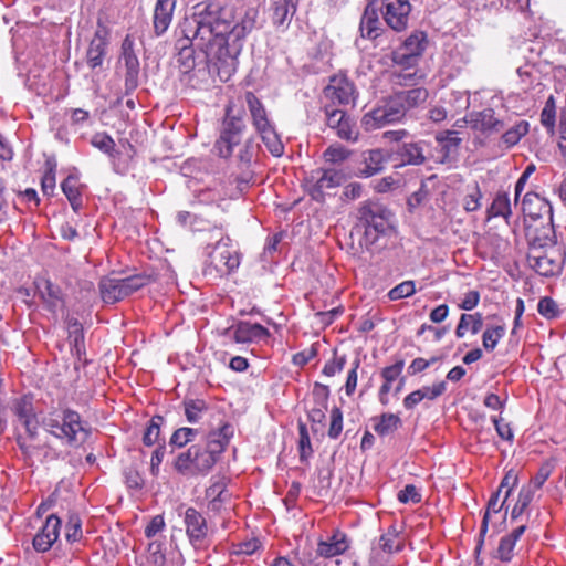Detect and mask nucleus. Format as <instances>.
<instances>
[{
	"label": "nucleus",
	"mask_w": 566,
	"mask_h": 566,
	"mask_svg": "<svg viewBox=\"0 0 566 566\" xmlns=\"http://www.w3.org/2000/svg\"><path fill=\"white\" fill-rule=\"evenodd\" d=\"M230 24L224 19L220 6L200 2L193 7L175 31L177 61L186 70L195 65L196 51L202 53L209 64L218 66L230 59L228 33Z\"/></svg>",
	"instance_id": "1"
},
{
	"label": "nucleus",
	"mask_w": 566,
	"mask_h": 566,
	"mask_svg": "<svg viewBox=\"0 0 566 566\" xmlns=\"http://www.w3.org/2000/svg\"><path fill=\"white\" fill-rule=\"evenodd\" d=\"M44 429L59 439L69 443H81L87 437V431L76 411L66 409L52 412L43 419Z\"/></svg>",
	"instance_id": "2"
},
{
	"label": "nucleus",
	"mask_w": 566,
	"mask_h": 566,
	"mask_svg": "<svg viewBox=\"0 0 566 566\" xmlns=\"http://www.w3.org/2000/svg\"><path fill=\"white\" fill-rule=\"evenodd\" d=\"M358 214L365 227L364 239L366 244H374L380 235H385L392 228L391 212L377 202L363 203Z\"/></svg>",
	"instance_id": "3"
},
{
	"label": "nucleus",
	"mask_w": 566,
	"mask_h": 566,
	"mask_svg": "<svg viewBox=\"0 0 566 566\" xmlns=\"http://www.w3.org/2000/svg\"><path fill=\"white\" fill-rule=\"evenodd\" d=\"M407 111L397 93L392 94L382 105L367 112L361 118V125L367 132L400 122Z\"/></svg>",
	"instance_id": "4"
},
{
	"label": "nucleus",
	"mask_w": 566,
	"mask_h": 566,
	"mask_svg": "<svg viewBox=\"0 0 566 566\" xmlns=\"http://www.w3.org/2000/svg\"><path fill=\"white\" fill-rule=\"evenodd\" d=\"M211 239H217V242L208 252L210 264L222 275L231 273L240 264L238 251L230 247L231 239L224 235L222 227L212 231Z\"/></svg>",
	"instance_id": "5"
},
{
	"label": "nucleus",
	"mask_w": 566,
	"mask_h": 566,
	"mask_svg": "<svg viewBox=\"0 0 566 566\" xmlns=\"http://www.w3.org/2000/svg\"><path fill=\"white\" fill-rule=\"evenodd\" d=\"M213 465L212 455L206 453L200 444H193L187 451L179 453L174 463V468L182 474L203 473Z\"/></svg>",
	"instance_id": "6"
},
{
	"label": "nucleus",
	"mask_w": 566,
	"mask_h": 566,
	"mask_svg": "<svg viewBox=\"0 0 566 566\" xmlns=\"http://www.w3.org/2000/svg\"><path fill=\"white\" fill-rule=\"evenodd\" d=\"M527 263L537 274L545 277L556 276L563 269V259L556 248L527 254Z\"/></svg>",
	"instance_id": "7"
},
{
	"label": "nucleus",
	"mask_w": 566,
	"mask_h": 566,
	"mask_svg": "<svg viewBox=\"0 0 566 566\" xmlns=\"http://www.w3.org/2000/svg\"><path fill=\"white\" fill-rule=\"evenodd\" d=\"M186 535L195 548L203 546L210 528L206 517L193 507H188L184 514Z\"/></svg>",
	"instance_id": "8"
},
{
	"label": "nucleus",
	"mask_w": 566,
	"mask_h": 566,
	"mask_svg": "<svg viewBox=\"0 0 566 566\" xmlns=\"http://www.w3.org/2000/svg\"><path fill=\"white\" fill-rule=\"evenodd\" d=\"M382 17L392 30L400 32L408 27L411 4L409 0H384Z\"/></svg>",
	"instance_id": "9"
},
{
	"label": "nucleus",
	"mask_w": 566,
	"mask_h": 566,
	"mask_svg": "<svg viewBox=\"0 0 566 566\" xmlns=\"http://www.w3.org/2000/svg\"><path fill=\"white\" fill-rule=\"evenodd\" d=\"M310 195L316 201H323L326 190L337 188L343 182V175L334 169H318L311 174L308 178Z\"/></svg>",
	"instance_id": "10"
},
{
	"label": "nucleus",
	"mask_w": 566,
	"mask_h": 566,
	"mask_svg": "<svg viewBox=\"0 0 566 566\" xmlns=\"http://www.w3.org/2000/svg\"><path fill=\"white\" fill-rule=\"evenodd\" d=\"M324 96L334 104L346 105L355 101V86L345 76H333L324 88Z\"/></svg>",
	"instance_id": "11"
},
{
	"label": "nucleus",
	"mask_w": 566,
	"mask_h": 566,
	"mask_svg": "<svg viewBox=\"0 0 566 566\" xmlns=\"http://www.w3.org/2000/svg\"><path fill=\"white\" fill-rule=\"evenodd\" d=\"M61 528V520L51 514L46 517L44 525L33 537V547L36 552H48L57 541Z\"/></svg>",
	"instance_id": "12"
},
{
	"label": "nucleus",
	"mask_w": 566,
	"mask_h": 566,
	"mask_svg": "<svg viewBox=\"0 0 566 566\" xmlns=\"http://www.w3.org/2000/svg\"><path fill=\"white\" fill-rule=\"evenodd\" d=\"M35 295L44 303L48 311L56 313L63 304V295L61 289L45 277H38L34 281Z\"/></svg>",
	"instance_id": "13"
},
{
	"label": "nucleus",
	"mask_w": 566,
	"mask_h": 566,
	"mask_svg": "<svg viewBox=\"0 0 566 566\" xmlns=\"http://www.w3.org/2000/svg\"><path fill=\"white\" fill-rule=\"evenodd\" d=\"M228 333H232L234 342L239 344L260 342L270 336L264 326L250 322H238L228 329Z\"/></svg>",
	"instance_id": "14"
},
{
	"label": "nucleus",
	"mask_w": 566,
	"mask_h": 566,
	"mask_svg": "<svg viewBox=\"0 0 566 566\" xmlns=\"http://www.w3.org/2000/svg\"><path fill=\"white\" fill-rule=\"evenodd\" d=\"M176 0H157L154 9V32L157 36L163 35L169 28Z\"/></svg>",
	"instance_id": "15"
},
{
	"label": "nucleus",
	"mask_w": 566,
	"mask_h": 566,
	"mask_svg": "<svg viewBox=\"0 0 566 566\" xmlns=\"http://www.w3.org/2000/svg\"><path fill=\"white\" fill-rule=\"evenodd\" d=\"M427 148L428 143L424 140L403 143L397 154L403 165L420 166L427 161Z\"/></svg>",
	"instance_id": "16"
},
{
	"label": "nucleus",
	"mask_w": 566,
	"mask_h": 566,
	"mask_svg": "<svg viewBox=\"0 0 566 566\" xmlns=\"http://www.w3.org/2000/svg\"><path fill=\"white\" fill-rule=\"evenodd\" d=\"M389 159V154L380 148L370 149L363 154L364 167L359 169L360 177H371L379 174Z\"/></svg>",
	"instance_id": "17"
},
{
	"label": "nucleus",
	"mask_w": 566,
	"mask_h": 566,
	"mask_svg": "<svg viewBox=\"0 0 566 566\" xmlns=\"http://www.w3.org/2000/svg\"><path fill=\"white\" fill-rule=\"evenodd\" d=\"M244 98L255 130L261 132L272 126L263 103L252 92H247Z\"/></svg>",
	"instance_id": "18"
},
{
	"label": "nucleus",
	"mask_w": 566,
	"mask_h": 566,
	"mask_svg": "<svg viewBox=\"0 0 566 566\" xmlns=\"http://www.w3.org/2000/svg\"><path fill=\"white\" fill-rule=\"evenodd\" d=\"M245 125L241 112H235L233 103H229L226 108V117L223 119L221 135L240 143L241 133Z\"/></svg>",
	"instance_id": "19"
},
{
	"label": "nucleus",
	"mask_w": 566,
	"mask_h": 566,
	"mask_svg": "<svg viewBox=\"0 0 566 566\" xmlns=\"http://www.w3.org/2000/svg\"><path fill=\"white\" fill-rule=\"evenodd\" d=\"M232 433V427L227 423L223 424L219 429V431H213L208 436L207 442L202 447L206 453L212 455L214 463L217 462L219 454L224 450L226 446L228 444Z\"/></svg>",
	"instance_id": "20"
},
{
	"label": "nucleus",
	"mask_w": 566,
	"mask_h": 566,
	"mask_svg": "<svg viewBox=\"0 0 566 566\" xmlns=\"http://www.w3.org/2000/svg\"><path fill=\"white\" fill-rule=\"evenodd\" d=\"M297 0H270L273 24L285 29L296 11Z\"/></svg>",
	"instance_id": "21"
},
{
	"label": "nucleus",
	"mask_w": 566,
	"mask_h": 566,
	"mask_svg": "<svg viewBox=\"0 0 566 566\" xmlns=\"http://www.w3.org/2000/svg\"><path fill=\"white\" fill-rule=\"evenodd\" d=\"M349 545L344 533L336 531L326 541H321L317 545L318 555L329 558L345 553Z\"/></svg>",
	"instance_id": "22"
},
{
	"label": "nucleus",
	"mask_w": 566,
	"mask_h": 566,
	"mask_svg": "<svg viewBox=\"0 0 566 566\" xmlns=\"http://www.w3.org/2000/svg\"><path fill=\"white\" fill-rule=\"evenodd\" d=\"M470 123L473 128L483 133H496L504 127L503 122L495 117V113L492 108H485L472 114Z\"/></svg>",
	"instance_id": "23"
},
{
	"label": "nucleus",
	"mask_w": 566,
	"mask_h": 566,
	"mask_svg": "<svg viewBox=\"0 0 566 566\" xmlns=\"http://www.w3.org/2000/svg\"><path fill=\"white\" fill-rule=\"evenodd\" d=\"M107 44L108 41L106 38V33L103 31H96L94 38L90 43L86 54L87 64L91 69L102 66L104 57L106 55Z\"/></svg>",
	"instance_id": "24"
},
{
	"label": "nucleus",
	"mask_w": 566,
	"mask_h": 566,
	"mask_svg": "<svg viewBox=\"0 0 566 566\" xmlns=\"http://www.w3.org/2000/svg\"><path fill=\"white\" fill-rule=\"evenodd\" d=\"M522 210L533 219L541 218L544 213L552 214L553 208L549 201L535 192H527L522 200Z\"/></svg>",
	"instance_id": "25"
},
{
	"label": "nucleus",
	"mask_w": 566,
	"mask_h": 566,
	"mask_svg": "<svg viewBox=\"0 0 566 566\" xmlns=\"http://www.w3.org/2000/svg\"><path fill=\"white\" fill-rule=\"evenodd\" d=\"M221 12L224 17V19L230 24V32L229 34H233L237 39L244 38L249 32H251L255 25H256V19L259 15V11L255 8H248L244 12V15L241 18L240 22H238L235 25H232V23L228 20V12L221 9Z\"/></svg>",
	"instance_id": "26"
},
{
	"label": "nucleus",
	"mask_w": 566,
	"mask_h": 566,
	"mask_svg": "<svg viewBox=\"0 0 566 566\" xmlns=\"http://www.w3.org/2000/svg\"><path fill=\"white\" fill-rule=\"evenodd\" d=\"M380 20L378 15V10L373 6L368 4L364 11L360 21V30L363 35H366L370 39H375L379 35L378 31L380 30Z\"/></svg>",
	"instance_id": "27"
},
{
	"label": "nucleus",
	"mask_w": 566,
	"mask_h": 566,
	"mask_svg": "<svg viewBox=\"0 0 566 566\" xmlns=\"http://www.w3.org/2000/svg\"><path fill=\"white\" fill-rule=\"evenodd\" d=\"M401 427V419L395 413H382L374 419V430L380 437L392 434Z\"/></svg>",
	"instance_id": "28"
},
{
	"label": "nucleus",
	"mask_w": 566,
	"mask_h": 566,
	"mask_svg": "<svg viewBox=\"0 0 566 566\" xmlns=\"http://www.w3.org/2000/svg\"><path fill=\"white\" fill-rule=\"evenodd\" d=\"M400 101L402 102L406 111L412 109L420 104L424 103L429 97V92L424 87H416L407 91L397 92Z\"/></svg>",
	"instance_id": "29"
},
{
	"label": "nucleus",
	"mask_w": 566,
	"mask_h": 566,
	"mask_svg": "<svg viewBox=\"0 0 566 566\" xmlns=\"http://www.w3.org/2000/svg\"><path fill=\"white\" fill-rule=\"evenodd\" d=\"M427 45V34L422 31H415L405 40L400 49L408 53H412V55L419 59L426 51Z\"/></svg>",
	"instance_id": "30"
},
{
	"label": "nucleus",
	"mask_w": 566,
	"mask_h": 566,
	"mask_svg": "<svg viewBox=\"0 0 566 566\" xmlns=\"http://www.w3.org/2000/svg\"><path fill=\"white\" fill-rule=\"evenodd\" d=\"M511 216L512 208L509 195L506 192L496 193L492 205L488 209V219L503 217L506 221H509Z\"/></svg>",
	"instance_id": "31"
},
{
	"label": "nucleus",
	"mask_w": 566,
	"mask_h": 566,
	"mask_svg": "<svg viewBox=\"0 0 566 566\" xmlns=\"http://www.w3.org/2000/svg\"><path fill=\"white\" fill-rule=\"evenodd\" d=\"M101 296L105 303L114 304L123 300L118 277H104L99 282Z\"/></svg>",
	"instance_id": "32"
},
{
	"label": "nucleus",
	"mask_w": 566,
	"mask_h": 566,
	"mask_svg": "<svg viewBox=\"0 0 566 566\" xmlns=\"http://www.w3.org/2000/svg\"><path fill=\"white\" fill-rule=\"evenodd\" d=\"M482 325L483 317L481 313L462 314L455 328V335L458 338H462L468 329H470L472 334H476L482 328Z\"/></svg>",
	"instance_id": "33"
},
{
	"label": "nucleus",
	"mask_w": 566,
	"mask_h": 566,
	"mask_svg": "<svg viewBox=\"0 0 566 566\" xmlns=\"http://www.w3.org/2000/svg\"><path fill=\"white\" fill-rule=\"evenodd\" d=\"M258 134L261 136L264 145L266 146L268 150L275 157H280L284 153V146L281 142L274 126H270L261 132H258Z\"/></svg>",
	"instance_id": "34"
},
{
	"label": "nucleus",
	"mask_w": 566,
	"mask_h": 566,
	"mask_svg": "<svg viewBox=\"0 0 566 566\" xmlns=\"http://www.w3.org/2000/svg\"><path fill=\"white\" fill-rule=\"evenodd\" d=\"M163 422L164 418L161 416H154L150 419L143 434V443L146 447H153L155 444L159 446V443H164V441L160 440V426Z\"/></svg>",
	"instance_id": "35"
},
{
	"label": "nucleus",
	"mask_w": 566,
	"mask_h": 566,
	"mask_svg": "<svg viewBox=\"0 0 566 566\" xmlns=\"http://www.w3.org/2000/svg\"><path fill=\"white\" fill-rule=\"evenodd\" d=\"M500 496H501L500 492H495L489 500L488 509H486V512L483 516L482 524H481L480 539H479V544L476 546V552H479L481 549V546L483 543V537L488 532L490 513L491 512H493V513L500 512L502 510L503 505L505 504V503H503V501L500 503Z\"/></svg>",
	"instance_id": "36"
},
{
	"label": "nucleus",
	"mask_w": 566,
	"mask_h": 566,
	"mask_svg": "<svg viewBox=\"0 0 566 566\" xmlns=\"http://www.w3.org/2000/svg\"><path fill=\"white\" fill-rule=\"evenodd\" d=\"M527 243H528V253L527 254H536L544 252L551 248H556L553 240L547 235H537L535 232L530 231L526 234Z\"/></svg>",
	"instance_id": "37"
},
{
	"label": "nucleus",
	"mask_w": 566,
	"mask_h": 566,
	"mask_svg": "<svg viewBox=\"0 0 566 566\" xmlns=\"http://www.w3.org/2000/svg\"><path fill=\"white\" fill-rule=\"evenodd\" d=\"M62 190L66 198L69 199L73 210L77 211L81 206V192L77 185V179L74 177L69 176L63 182H62Z\"/></svg>",
	"instance_id": "38"
},
{
	"label": "nucleus",
	"mask_w": 566,
	"mask_h": 566,
	"mask_svg": "<svg viewBox=\"0 0 566 566\" xmlns=\"http://www.w3.org/2000/svg\"><path fill=\"white\" fill-rule=\"evenodd\" d=\"M528 123L526 120L517 122L512 128L502 135V140L507 148L516 145L523 136L528 133Z\"/></svg>",
	"instance_id": "39"
},
{
	"label": "nucleus",
	"mask_w": 566,
	"mask_h": 566,
	"mask_svg": "<svg viewBox=\"0 0 566 566\" xmlns=\"http://www.w3.org/2000/svg\"><path fill=\"white\" fill-rule=\"evenodd\" d=\"M535 494L530 489L522 486L518 493L517 501L511 511V518L517 520L527 509L530 503L533 501Z\"/></svg>",
	"instance_id": "40"
},
{
	"label": "nucleus",
	"mask_w": 566,
	"mask_h": 566,
	"mask_svg": "<svg viewBox=\"0 0 566 566\" xmlns=\"http://www.w3.org/2000/svg\"><path fill=\"white\" fill-rule=\"evenodd\" d=\"M504 335H505L504 326H493V327L486 328L482 335L483 347L486 350L492 352Z\"/></svg>",
	"instance_id": "41"
},
{
	"label": "nucleus",
	"mask_w": 566,
	"mask_h": 566,
	"mask_svg": "<svg viewBox=\"0 0 566 566\" xmlns=\"http://www.w3.org/2000/svg\"><path fill=\"white\" fill-rule=\"evenodd\" d=\"M443 102L451 109V113H460L470 106L469 95L460 91L452 92Z\"/></svg>",
	"instance_id": "42"
},
{
	"label": "nucleus",
	"mask_w": 566,
	"mask_h": 566,
	"mask_svg": "<svg viewBox=\"0 0 566 566\" xmlns=\"http://www.w3.org/2000/svg\"><path fill=\"white\" fill-rule=\"evenodd\" d=\"M207 410V405L201 399L185 401V415L190 423H196L201 419L202 412Z\"/></svg>",
	"instance_id": "43"
},
{
	"label": "nucleus",
	"mask_w": 566,
	"mask_h": 566,
	"mask_svg": "<svg viewBox=\"0 0 566 566\" xmlns=\"http://www.w3.org/2000/svg\"><path fill=\"white\" fill-rule=\"evenodd\" d=\"M123 60L126 71H139V61L133 50V42L126 38L122 45Z\"/></svg>",
	"instance_id": "44"
},
{
	"label": "nucleus",
	"mask_w": 566,
	"mask_h": 566,
	"mask_svg": "<svg viewBox=\"0 0 566 566\" xmlns=\"http://www.w3.org/2000/svg\"><path fill=\"white\" fill-rule=\"evenodd\" d=\"M197 433V429L187 427L179 428L172 433L169 443L177 448H182L188 442L192 441Z\"/></svg>",
	"instance_id": "45"
},
{
	"label": "nucleus",
	"mask_w": 566,
	"mask_h": 566,
	"mask_svg": "<svg viewBox=\"0 0 566 566\" xmlns=\"http://www.w3.org/2000/svg\"><path fill=\"white\" fill-rule=\"evenodd\" d=\"M91 144L99 149L101 151L107 154L108 156H114L115 150V142L114 139L107 135L106 133H97L92 137Z\"/></svg>",
	"instance_id": "46"
},
{
	"label": "nucleus",
	"mask_w": 566,
	"mask_h": 566,
	"mask_svg": "<svg viewBox=\"0 0 566 566\" xmlns=\"http://www.w3.org/2000/svg\"><path fill=\"white\" fill-rule=\"evenodd\" d=\"M436 139L439 144L442 145V147L446 149L448 154L457 151L461 138L457 136V133L453 130H446L442 133H439L436 136Z\"/></svg>",
	"instance_id": "47"
},
{
	"label": "nucleus",
	"mask_w": 566,
	"mask_h": 566,
	"mask_svg": "<svg viewBox=\"0 0 566 566\" xmlns=\"http://www.w3.org/2000/svg\"><path fill=\"white\" fill-rule=\"evenodd\" d=\"M555 117H556V104L554 96H549L545 103L544 108L541 113V123L546 128L553 130L555 126Z\"/></svg>",
	"instance_id": "48"
},
{
	"label": "nucleus",
	"mask_w": 566,
	"mask_h": 566,
	"mask_svg": "<svg viewBox=\"0 0 566 566\" xmlns=\"http://www.w3.org/2000/svg\"><path fill=\"white\" fill-rule=\"evenodd\" d=\"M537 311L543 317L547 319L556 318L560 314L557 303L548 296L542 297L539 300Z\"/></svg>",
	"instance_id": "49"
},
{
	"label": "nucleus",
	"mask_w": 566,
	"mask_h": 566,
	"mask_svg": "<svg viewBox=\"0 0 566 566\" xmlns=\"http://www.w3.org/2000/svg\"><path fill=\"white\" fill-rule=\"evenodd\" d=\"M517 473L514 470H509L502 479L500 486L496 492L503 494V503L506 502L514 488L517 485Z\"/></svg>",
	"instance_id": "50"
},
{
	"label": "nucleus",
	"mask_w": 566,
	"mask_h": 566,
	"mask_svg": "<svg viewBox=\"0 0 566 566\" xmlns=\"http://www.w3.org/2000/svg\"><path fill=\"white\" fill-rule=\"evenodd\" d=\"M391 59L396 65L401 66L406 71L416 66L418 62V57L412 55V53L403 51L400 48L392 52Z\"/></svg>",
	"instance_id": "51"
},
{
	"label": "nucleus",
	"mask_w": 566,
	"mask_h": 566,
	"mask_svg": "<svg viewBox=\"0 0 566 566\" xmlns=\"http://www.w3.org/2000/svg\"><path fill=\"white\" fill-rule=\"evenodd\" d=\"M415 292H416L415 282L413 281H405V282L396 285L395 287H392L388 292V297L391 301H398V300L411 296L412 294H415Z\"/></svg>",
	"instance_id": "52"
},
{
	"label": "nucleus",
	"mask_w": 566,
	"mask_h": 566,
	"mask_svg": "<svg viewBox=\"0 0 566 566\" xmlns=\"http://www.w3.org/2000/svg\"><path fill=\"white\" fill-rule=\"evenodd\" d=\"M69 343L73 355L76 356L77 359H82V356L85 354L83 329H76L69 333Z\"/></svg>",
	"instance_id": "53"
},
{
	"label": "nucleus",
	"mask_w": 566,
	"mask_h": 566,
	"mask_svg": "<svg viewBox=\"0 0 566 566\" xmlns=\"http://www.w3.org/2000/svg\"><path fill=\"white\" fill-rule=\"evenodd\" d=\"M298 432H300V459L301 461H305L312 454L313 450L311 447V439L307 432L306 426L304 423H298Z\"/></svg>",
	"instance_id": "54"
},
{
	"label": "nucleus",
	"mask_w": 566,
	"mask_h": 566,
	"mask_svg": "<svg viewBox=\"0 0 566 566\" xmlns=\"http://www.w3.org/2000/svg\"><path fill=\"white\" fill-rule=\"evenodd\" d=\"M336 135L345 140H356L358 133L355 129L354 124L352 123L350 117L347 115L339 124V126L335 129Z\"/></svg>",
	"instance_id": "55"
},
{
	"label": "nucleus",
	"mask_w": 566,
	"mask_h": 566,
	"mask_svg": "<svg viewBox=\"0 0 566 566\" xmlns=\"http://www.w3.org/2000/svg\"><path fill=\"white\" fill-rule=\"evenodd\" d=\"M65 537L69 542H76L82 537V523L77 515H71L66 527Z\"/></svg>",
	"instance_id": "56"
},
{
	"label": "nucleus",
	"mask_w": 566,
	"mask_h": 566,
	"mask_svg": "<svg viewBox=\"0 0 566 566\" xmlns=\"http://www.w3.org/2000/svg\"><path fill=\"white\" fill-rule=\"evenodd\" d=\"M515 544L516 543L513 542V539L509 538L507 536L502 537L496 549V558L504 563L510 562L513 557Z\"/></svg>",
	"instance_id": "57"
},
{
	"label": "nucleus",
	"mask_w": 566,
	"mask_h": 566,
	"mask_svg": "<svg viewBox=\"0 0 566 566\" xmlns=\"http://www.w3.org/2000/svg\"><path fill=\"white\" fill-rule=\"evenodd\" d=\"M343 430V413L339 408H333L331 411V426L328 436L332 439H337Z\"/></svg>",
	"instance_id": "58"
},
{
	"label": "nucleus",
	"mask_w": 566,
	"mask_h": 566,
	"mask_svg": "<svg viewBox=\"0 0 566 566\" xmlns=\"http://www.w3.org/2000/svg\"><path fill=\"white\" fill-rule=\"evenodd\" d=\"M238 144V142L220 134L219 139L214 144V150L220 157L227 158L232 154L233 147Z\"/></svg>",
	"instance_id": "59"
},
{
	"label": "nucleus",
	"mask_w": 566,
	"mask_h": 566,
	"mask_svg": "<svg viewBox=\"0 0 566 566\" xmlns=\"http://www.w3.org/2000/svg\"><path fill=\"white\" fill-rule=\"evenodd\" d=\"M345 364H346V357L337 356L335 354L333 356V358L325 364V366L323 368V374L327 377H333L344 369Z\"/></svg>",
	"instance_id": "60"
},
{
	"label": "nucleus",
	"mask_w": 566,
	"mask_h": 566,
	"mask_svg": "<svg viewBox=\"0 0 566 566\" xmlns=\"http://www.w3.org/2000/svg\"><path fill=\"white\" fill-rule=\"evenodd\" d=\"M325 116L327 126L335 130L347 114L342 109L325 106Z\"/></svg>",
	"instance_id": "61"
},
{
	"label": "nucleus",
	"mask_w": 566,
	"mask_h": 566,
	"mask_svg": "<svg viewBox=\"0 0 566 566\" xmlns=\"http://www.w3.org/2000/svg\"><path fill=\"white\" fill-rule=\"evenodd\" d=\"M124 279L127 283L129 295L148 285L151 281V277L145 274H136Z\"/></svg>",
	"instance_id": "62"
},
{
	"label": "nucleus",
	"mask_w": 566,
	"mask_h": 566,
	"mask_svg": "<svg viewBox=\"0 0 566 566\" xmlns=\"http://www.w3.org/2000/svg\"><path fill=\"white\" fill-rule=\"evenodd\" d=\"M228 493L226 486L221 482L212 484L207 490V497L211 499V504L213 505V507H217L218 502L224 501Z\"/></svg>",
	"instance_id": "63"
},
{
	"label": "nucleus",
	"mask_w": 566,
	"mask_h": 566,
	"mask_svg": "<svg viewBox=\"0 0 566 566\" xmlns=\"http://www.w3.org/2000/svg\"><path fill=\"white\" fill-rule=\"evenodd\" d=\"M398 500L401 503H419L421 495L415 485L408 484L398 493Z\"/></svg>",
	"instance_id": "64"
}]
</instances>
